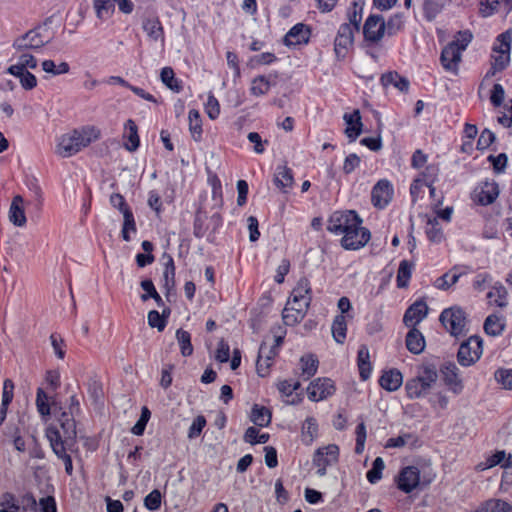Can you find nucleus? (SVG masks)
<instances>
[{
	"instance_id": "24",
	"label": "nucleus",
	"mask_w": 512,
	"mask_h": 512,
	"mask_svg": "<svg viewBox=\"0 0 512 512\" xmlns=\"http://www.w3.org/2000/svg\"><path fill=\"white\" fill-rule=\"evenodd\" d=\"M274 184L284 193L288 192L294 184L292 169L287 167V165L277 166L274 174Z\"/></svg>"
},
{
	"instance_id": "55",
	"label": "nucleus",
	"mask_w": 512,
	"mask_h": 512,
	"mask_svg": "<svg viewBox=\"0 0 512 512\" xmlns=\"http://www.w3.org/2000/svg\"><path fill=\"white\" fill-rule=\"evenodd\" d=\"M35 406H37L38 414L43 417H46L51 414V406H49V397L46 392L38 388L37 396H35Z\"/></svg>"
},
{
	"instance_id": "7",
	"label": "nucleus",
	"mask_w": 512,
	"mask_h": 512,
	"mask_svg": "<svg viewBox=\"0 0 512 512\" xmlns=\"http://www.w3.org/2000/svg\"><path fill=\"white\" fill-rule=\"evenodd\" d=\"M425 187L429 188L430 196L433 199V209L436 215H438V217H440L442 220L448 221V207L440 208V206L443 203L444 197L442 194H440V196L437 197L436 189L435 187L432 186L431 183H427L422 179H416L413 181V183L410 186V194L413 203H415L419 197L423 196V194L425 193Z\"/></svg>"
},
{
	"instance_id": "5",
	"label": "nucleus",
	"mask_w": 512,
	"mask_h": 512,
	"mask_svg": "<svg viewBox=\"0 0 512 512\" xmlns=\"http://www.w3.org/2000/svg\"><path fill=\"white\" fill-rule=\"evenodd\" d=\"M338 462L339 446L335 443L320 446L313 452L312 464L316 469V475L320 477L327 475V469L337 465Z\"/></svg>"
},
{
	"instance_id": "45",
	"label": "nucleus",
	"mask_w": 512,
	"mask_h": 512,
	"mask_svg": "<svg viewBox=\"0 0 512 512\" xmlns=\"http://www.w3.org/2000/svg\"><path fill=\"white\" fill-rule=\"evenodd\" d=\"M0 512H19L22 504L12 493L5 492L0 497Z\"/></svg>"
},
{
	"instance_id": "12",
	"label": "nucleus",
	"mask_w": 512,
	"mask_h": 512,
	"mask_svg": "<svg viewBox=\"0 0 512 512\" xmlns=\"http://www.w3.org/2000/svg\"><path fill=\"white\" fill-rule=\"evenodd\" d=\"M396 485L399 491L410 494L419 488L420 485V472L419 468L415 466H406L399 471L396 477Z\"/></svg>"
},
{
	"instance_id": "56",
	"label": "nucleus",
	"mask_w": 512,
	"mask_h": 512,
	"mask_svg": "<svg viewBox=\"0 0 512 512\" xmlns=\"http://www.w3.org/2000/svg\"><path fill=\"white\" fill-rule=\"evenodd\" d=\"M150 419V411L146 406L142 407V411H140V418H138L137 422H135L134 426L131 428V433L134 436H142L144 434V430H146V425Z\"/></svg>"
},
{
	"instance_id": "9",
	"label": "nucleus",
	"mask_w": 512,
	"mask_h": 512,
	"mask_svg": "<svg viewBox=\"0 0 512 512\" xmlns=\"http://www.w3.org/2000/svg\"><path fill=\"white\" fill-rule=\"evenodd\" d=\"M335 384L328 377H318L307 386V397L312 402H320L335 394Z\"/></svg>"
},
{
	"instance_id": "37",
	"label": "nucleus",
	"mask_w": 512,
	"mask_h": 512,
	"mask_svg": "<svg viewBox=\"0 0 512 512\" xmlns=\"http://www.w3.org/2000/svg\"><path fill=\"white\" fill-rule=\"evenodd\" d=\"M476 512H512V506L500 499H489L480 504Z\"/></svg>"
},
{
	"instance_id": "30",
	"label": "nucleus",
	"mask_w": 512,
	"mask_h": 512,
	"mask_svg": "<svg viewBox=\"0 0 512 512\" xmlns=\"http://www.w3.org/2000/svg\"><path fill=\"white\" fill-rule=\"evenodd\" d=\"M9 219L10 221L19 227H22L26 224V216L23 208V198L20 195H16L9 209Z\"/></svg>"
},
{
	"instance_id": "53",
	"label": "nucleus",
	"mask_w": 512,
	"mask_h": 512,
	"mask_svg": "<svg viewBox=\"0 0 512 512\" xmlns=\"http://www.w3.org/2000/svg\"><path fill=\"white\" fill-rule=\"evenodd\" d=\"M385 469V462L381 457H376L374 461H372L371 469L366 472V480H368L371 484H376L381 479V474Z\"/></svg>"
},
{
	"instance_id": "51",
	"label": "nucleus",
	"mask_w": 512,
	"mask_h": 512,
	"mask_svg": "<svg viewBox=\"0 0 512 512\" xmlns=\"http://www.w3.org/2000/svg\"><path fill=\"white\" fill-rule=\"evenodd\" d=\"M188 119L191 135L195 141H199L202 136V121L199 112L195 109L190 110Z\"/></svg>"
},
{
	"instance_id": "31",
	"label": "nucleus",
	"mask_w": 512,
	"mask_h": 512,
	"mask_svg": "<svg viewBox=\"0 0 512 512\" xmlns=\"http://www.w3.org/2000/svg\"><path fill=\"white\" fill-rule=\"evenodd\" d=\"M249 418H251V422L254 423V425L265 428L271 423V411L264 406L254 404Z\"/></svg>"
},
{
	"instance_id": "64",
	"label": "nucleus",
	"mask_w": 512,
	"mask_h": 512,
	"mask_svg": "<svg viewBox=\"0 0 512 512\" xmlns=\"http://www.w3.org/2000/svg\"><path fill=\"white\" fill-rule=\"evenodd\" d=\"M206 425L207 420H205L204 416H196V418L193 419L192 425H190V428H188V439H195L199 437V435L202 433L203 428H205Z\"/></svg>"
},
{
	"instance_id": "18",
	"label": "nucleus",
	"mask_w": 512,
	"mask_h": 512,
	"mask_svg": "<svg viewBox=\"0 0 512 512\" xmlns=\"http://www.w3.org/2000/svg\"><path fill=\"white\" fill-rule=\"evenodd\" d=\"M377 383H379L380 388L384 389V391H398L403 384L402 372L397 368H385L380 373Z\"/></svg>"
},
{
	"instance_id": "52",
	"label": "nucleus",
	"mask_w": 512,
	"mask_h": 512,
	"mask_svg": "<svg viewBox=\"0 0 512 512\" xmlns=\"http://www.w3.org/2000/svg\"><path fill=\"white\" fill-rule=\"evenodd\" d=\"M357 356L358 376H360L362 382H366L372 374V363H370L369 354H357Z\"/></svg>"
},
{
	"instance_id": "46",
	"label": "nucleus",
	"mask_w": 512,
	"mask_h": 512,
	"mask_svg": "<svg viewBox=\"0 0 512 512\" xmlns=\"http://www.w3.org/2000/svg\"><path fill=\"white\" fill-rule=\"evenodd\" d=\"M169 314V308L164 309L162 314L156 310L149 311L147 316L149 326L152 328H157L158 331H163L167 324L166 317H168Z\"/></svg>"
},
{
	"instance_id": "38",
	"label": "nucleus",
	"mask_w": 512,
	"mask_h": 512,
	"mask_svg": "<svg viewBox=\"0 0 512 512\" xmlns=\"http://www.w3.org/2000/svg\"><path fill=\"white\" fill-rule=\"evenodd\" d=\"M278 354H257L256 370L257 375L264 378L271 373V367L275 363Z\"/></svg>"
},
{
	"instance_id": "17",
	"label": "nucleus",
	"mask_w": 512,
	"mask_h": 512,
	"mask_svg": "<svg viewBox=\"0 0 512 512\" xmlns=\"http://www.w3.org/2000/svg\"><path fill=\"white\" fill-rule=\"evenodd\" d=\"M428 314V306L423 299H418L412 303L405 311L403 323L407 327L415 328Z\"/></svg>"
},
{
	"instance_id": "19",
	"label": "nucleus",
	"mask_w": 512,
	"mask_h": 512,
	"mask_svg": "<svg viewBox=\"0 0 512 512\" xmlns=\"http://www.w3.org/2000/svg\"><path fill=\"white\" fill-rule=\"evenodd\" d=\"M315 356L316 354H302L298 367L294 368V376L301 381H307L316 375L319 361Z\"/></svg>"
},
{
	"instance_id": "42",
	"label": "nucleus",
	"mask_w": 512,
	"mask_h": 512,
	"mask_svg": "<svg viewBox=\"0 0 512 512\" xmlns=\"http://www.w3.org/2000/svg\"><path fill=\"white\" fill-rule=\"evenodd\" d=\"M37 67V60L36 58L27 53H23L19 56L18 62L14 65H11L8 69V73H19V71H24L30 69H35Z\"/></svg>"
},
{
	"instance_id": "21",
	"label": "nucleus",
	"mask_w": 512,
	"mask_h": 512,
	"mask_svg": "<svg viewBox=\"0 0 512 512\" xmlns=\"http://www.w3.org/2000/svg\"><path fill=\"white\" fill-rule=\"evenodd\" d=\"M496 465H500V467L504 469H508L511 467V456L507 455L505 450H497L490 456L486 457V459L482 462L477 463L476 471L484 472Z\"/></svg>"
},
{
	"instance_id": "27",
	"label": "nucleus",
	"mask_w": 512,
	"mask_h": 512,
	"mask_svg": "<svg viewBox=\"0 0 512 512\" xmlns=\"http://www.w3.org/2000/svg\"><path fill=\"white\" fill-rule=\"evenodd\" d=\"M142 26L150 40L164 43V29L158 17L145 19Z\"/></svg>"
},
{
	"instance_id": "23",
	"label": "nucleus",
	"mask_w": 512,
	"mask_h": 512,
	"mask_svg": "<svg viewBox=\"0 0 512 512\" xmlns=\"http://www.w3.org/2000/svg\"><path fill=\"white\" fill-rule=\"evenodd\" d=\"M343 119L347 127L345 134L350 141H355L362 132V122L359 110H354L352 113H345Z\"/></svg>"
},
{
	"instance_id": "4",
	"label": "nucleus",
	"mask_w": 512,
	"mask_h": 512,
	"mask_svg": "<svg viewBox=\"0 0 512 512\" xmlns=\"http://www.w3.org/2000/svg\"><path fill=\"white\" fill-rule=\"evenodd\" d=\"M46 439L50 442L51 449H53V453L56 455L57 459L64 462L65 473L71 476L72 459L68 454V450L71 449L75 441H64L61 438L60 430L54 425H50V427L46 428Z\"/></svg>"
},
{
	"instance_id": "15",
	"label": "nucleus",
	"mask_w": 512,
	"mask_h": 512,
	"mask_svg": "<svg viewBox=\"0 0 512 512\" xmlns=\"http://www.w3.org/2000/svg\"><path fill=\"white\" fill-rule=\"evenodd\" d=\"M392 196L393 187L386 179L379 180L371 191L372 204L379 209L385 208L392 200Z\"/></svg>"
},
{
	"instance_id": "20",
	"label": "nucleus",
	"mask_w": 512,
	"mask_h": 512,
	"mask_svg": "<svg viewBox=\"0 0 512 512\" xmlns=\"http://www.w3.org/2000/svg\"><path fill=\"white\" fill-rule=\"evenodd\" d=\"M498 195L499 187L494 181H485L475 190V200L483 206L492 204Z\"/></svg>"
},
{
	"instance_id": "26",
	"label": "nucleus",
	"mask_w": 512,
	"mask_h": 512,
	"mask_svg": "<svg viewBox=\"0 0 512 512\" xmlns=\"http://www.w3.org/2000/svg\"><path fill=\"white\" fill-rule=\"evenodd\" d=\"M466 324L465 312L459 307H450V334L457 338L465 331Z\"/></svg>"
},
{
	"instance_id": "35",
	"label": "nucleus",
	"mask_w": 512,
	"mask_h": 512,
	"mask_svg": "<svg viewBox=\"0 0 512 512\" xmlns=\"http://www.w3.org/2000/svg\"><path fill=\"white\" fill-rule=\"evenodd\" d=\"M505 328V319L502 316L491 314L484 322V330L488 335H500Z\"/></svg>"
},
{
	"instance_id": "50",
	"label": "nucleus",
	"mask_w": 512,
	"mask_h": 512,
	"mask_svg": "<svg viewBox=\"0 0 512 512\" xmlns=\"http://www.w3.org/2000/svg\"><path fill=\"white\" fill-rule=\"evenodd\" d=\"M161 81L169 89L174 92H180L182 90L181 82L175 78V73L171 67H164L160 74Z\"/></svg>"
},
{
	"instance_id": "36",
	"label": "nucleus",
	"mask_w": 512,
	"mask_h": 512,
	"mask_svg": "<svg viewBox=\"0 0 512 512\" xmlns=\"http://www.w3.org/2000/svg\"><path fill=\"white\" fill-rule=\"evenodd\" d=\"M507 289L502 283L497 282L492 289L487 293V298L491 300L496 306L504 308L507 306Z\"/></svg>"
},
{
	"instance_id": "22",
	"label": "nucleus",
	"mask_w": 512,
	"mask_h": 512,
	"mask_svg": "<svg viewBox=\"0 0 512 512\" xmlns=\"http://www.w3.org/2000/svg\"><path fill=\"white\" fill-rule=\"evenodd\" d=\"M310 30L302 23L294 25L285 35L284 44L286 46H297L306 44L309 41Z\"/></svg>"
},
{
	"instance_id": "28",
	"label": "nucleus",
	"mask_w": 512,
	"mask_h": 512,
	"mask_svg": "<svg viewBox=\"0 0 512 512\" xmlns=\"http://www.w3.org/2000/svg\"><path fill=\"white\" fill-rule=\"evenodd\" d=\"M380 82L383 87L392 85L401 92H407L410 86L409 80L398 74L396 71H390L383 74L380 78Z\"/></svg>"
},
{
	"instance_id": "14",
	"label": "nucleus",
	"mask_w": 512,
	"mask_h": 512,
	"mask_svg": "<svg viewBox=\"0 0 512 512\" xmlns=\"http://www.w3.org/2000/svg\"><path fill=\"white\" fill-rule=\"evenodd\" d=\"M366 42L378 43L385 35V20L381 15H370L363 26Z\"/></svg>"
},
{
	"instance_id": "6",
	"label": "nucleus",
	"mask_w": 512,
	"mask_h": 512,
	"mask_svg": "<svg viewBox=\"0 0 512 512\" xmlns=\"http://www.w3.org/2000/svg\"><path fill=\"white\" fill-rule=\"evenodd\" d=\"M362 224V219L353 211H336L334 212L327 224V230L336 235H345L351 227Z\"/></svg>"
},
{
	"instance_id": "43",
	"label": "nucleus",
	"mask_w": 512,
	"mask_h": 512,
	"mask_svg": "<svg viewBox=\"0 0 512 512\" xmlns=\"http://www.w3.org/2000/svg\"><path fill=\"white\" fill-rule=\"evenodd\" d=\"M116 0H93L96 16L100 20L108 19L114 12Z\"/></svg>"
},
{
	"instance_id": "29",
	"label": "nucleus",
	"mask_w": 512,
	"mask_h": 512,
	"mask_svg": "<svg viewBox=\"0 0 512 512\" xmlns=\"http://www.w3.org/2000/svg\"><path fill=\"white\" fill-rule=\"evenodd\" d=\"M286 334V330L281 326L273 327L268 335L265 336L259 352L263 349H266L267 346L270 347V352H273L275 349L279 348L282 344L284 337Z\"/></svg>"
},
{
	"instance_id": "32",
	"label": "nucleus",
	"mask_w": 512,
	"mask_h": 512,
	"mask_svg": "<svg viewBox=\"0 0 512 512\" xmlns=\"http://www.w3.org/2000/svg\"><path fill=\"white\" fill-rule=\"evenodd\" d=\"M319 428L317 427L316 418L313 416H307L305 418L304 423H302L301 427V437L302 443L305 445H311L317 437V431Z\"/></svg>"
},
{
	"instance_id": "34",
	"label": "nucleus",
	"mask_w": 512,
	"mask_h": 512,
	"mask_svg": "<svg viewBox=\"0 0 512 512\" xmlns=\"http://www.w3.org/2000/svg\"><path fill=\"white\" fill-rule=\"evenodd\" d=\"M413 268V262H410L408 260H402L400 262L396 277V284L398 288L408 287L410 278L412 276Z\"/></svg>"
},
{
	"instance_id": "44",
	"label": "nucleus",
	"mask_w": 512,
	"mask_h": 512,
	"mask_svg": "<svg viewBox=\"0 0 512 512\" xmlns=\"http://www.w3.org/2000/svg\"><path fill=\"white\" fill-rule=\"evenodd\" d=\"M446 0H425L423 3L424 16L427 20H434L444 9Z\"/></svg>"
},
{
	"instance_id": "61",
	"label": "nucleus",
	"mask_w": 512,
	"mask_h": 512,
	"mask_svg": "<svg viewBox=\"0 0 512 512\" xmlns=\"http://www.w3.org/2000/svg\"><path fill=\"white\" fill-rule=\"evenodd\" d=\"M11 75L19 78L20 84L25 90H32L37 86V79L34 74L28 70L19 71V73H10Z\"/></svg>"
},
{
	"instance_id": "13",
	"label": "nucleus",
	"mask_w": 512,
	"mask_h": 512,
	"mask_svg": "<svg viewBox=\"0 0 512 512\" xmlns=\"http://www.w3.org/2000/svg\"><path fill=\"white\" fill-rule=\"evenodd\" d=\"M354 41V30L351 24H341L334 41V51L337 59L346 57Z\"/></svg>"
},
{
	"instance_id": "41",
	"label": "nucleus",
	"mask_w": 512,
	"mask_h": 512,
	"mask_svg": "<svg viewBox=\"0 0 512 512\" xmlns=\"http://www.w3.org/2000/svg\"><path fill=\"white\" fill-rule=\"evenodd\" d=\"M454 345H458L457 352H481L483 349V340L480 336H470L468 339L458 342L455 340Z\"/></svg>"
},
{
	"instance_id": "58",
	"label": "nucleus",
	"mask_w": 512,
	"mask_h": 512,
	"mask_svg": "<svg viewBox=\"0 0 512 512\" xmlns=\"http://www.w3.org/2000/svg\"><path fill=\"white\" fill-rule=\"evenodd\" d=\"M364 444H366V424L362 421L355 426V455L363 454Z\"/></svg>"
},
{
	"instance_id": "60",
	"label": "nucleus",
	"mask_w": 512,
	"mask_h": 512,
	"mask_svg": "<svg viewBox=\"0 0 512 512\" xmlns=\"http://www.w3.org/2000/svg\"><path fill=\"white\" fill-rule=\"evenodd\" d=\"M123 218L122 238L125 241H130L129 232H136V223L132 210H126Z\"/></svg>"
},
{
	"instance_id": "3",
	"label": "nucleus",
	"mask_w": 512,
	"mask_h": 512,
	"mask_svg": "<svg viewBox=\"0 0 512 512\" xmlns=\"http://www.w3.org/2000/svg\"><path fill=\"white\" fill-rule=\"evenodd\" d=\"M62 412L57 418V423L60 426V435L64 441H75L77 432L75 431V417L80 414V403L79 399L75 395H71L68 399L67 407L60 408Z\"/></svg>"
},
{
	"instance_id": "16",
	"label": "nucleus",
	"mask_w": 512,
	"mask_h": 512,
	"mask_svg": "<svg viewBox=\"0 0 512 512\" xmlns=\"http://www.w3.org/2000/svg\"><path fill=\"white\" fill-rule=\"evenodd\" d=\"M45 42L36 29H31L13 41V48L17 51L37 50L43 47Z\"/></svg>"
},
{
	"instance_id": "39",
	"label": "nucleus",
	"mask_w": 512,
	"mask_h": 512,
	"mask_svg": "<svg viewBox=\"0 0 512 512\" xmlns=\"http://www.w3.org/2000/svg\"><path fill=\"white\" fill-rule=\"evenodd\" d=\"M493 378L497 385H499L500 389L512 391V368H497L494 370Z\"/></svg>"
},
{
	"instance_id": "47",
	"label": "nucleus",
	"mask_w": 512,
	"mask_h": 512,
	"mask_svg": "<svg viewBox=\"0 0 512 512\" xmlns=\"http://www.w3.org/2000/svg\"><path fill=\"white\" fill-rule=\"evenodd\" d=\"M331 330L335 341L338 343H343L347 332V322L344 315H338L335 317Z\"/></svg>"
},
{
	"instance_id": "49",
	"label": "nucleus",
	"mask_w": 512,
	"mask_h": 512,
	"mask_svg": "<svg viewBox=\"0 0 512 512\" xmlns=\"http://www.w3.org/2000/svg\"><path fill=\"white\" fill-rule=\"evenodd\" d=\"M404 15L402 13H395L387 22H385V35L391 37L396 35L404 28Z\"/></svg>"
},
{
	"instance_id": "25",
	"label": "nucleus",
	"mask_w": 512,
	"mask_h": 512,
	"mask_svg": "<svg viewBox=\"0 0 512 512\" xmlns=\"http://www.w3.org/2000/svg\"><path fill=\"white\" fill-rule=\"evenodd\" d=\"M123 139L125 140L124 146L128 151L134 152L138 149L140 145L138 128L132 119H128L125 123Z\"/></svg>"
},
{
	"instance_id": "1",
	"label": "nucleus",
	"mask_w": 512,
	"mask_h": 512,
	"mask_svg": "<svg viewBox=\"0 0 512 512\" xmlns=\"http://www.w3.org/2000/svg\"><path fill=\"white\" fill-rule=\"evenodd\" d=\"M99 136L100 131L92 126L84 127L81 130H73L59 138L56 153L63 158L71 157L97 140Z\"/></svg>"
},
{
	"instance_id": "48",
	"label": "nucleus",
	"mask_w": 512,
	"mask_h": 512,
	"mask_svg": "<svg viewBox=\"0 0 512 512\" xmlns=\"http://www.w3.org/2000/svg\"><path fill=\"white\" fill-rule=\"evenodd\" d=\"M271 87V81L268 77L260 75L251 82L250 92L254 96H262L268 93Z\"/></svg>"
},
{
	"instance_id": "10",
	"label": "nucleus",
	"mask_w": 512,
	"mask_h": 512,
	"mask_svg": "<svg viewBox=\"0 0 512 512\" xmlns=\"http://www.w3.org/2000/svg\"><path fill=\"white\" fill-rule=\"evenodd\" d=\"M277 391H279L280 399L288 405H299L302 402V391L300 390V381L291 379H282L276 383Z\"/></svg>"
},
{
	"instance_id": "2",
	"label": "nucleus",
	"mask_w": 512,
	"mask_h": 512,
	"mask_svg": "<svg viewBox=\"0 0 512 512\" xmlns=\"http://www.w3.org/2000/svg\"><path fill=\"white\" fill-rule=\"evenodd\" d=\"M437 381V371L433 365L424 364L418 374L405 381V396L408 399H419L427 396Z\"/></svg>"
},
{
	"instance_id": "57",
	"label": "nucleus",
	"mask_w": 512,
	"mask_h": 512,
	"mask_svg": "<svg viewBox=\"0 0 512 512\" xmlns=\"http://www.w3.org/2000/svg\"><path fill=\"white\" fill-rule=\"evenodd\" d=\"M362 11H363V5L359 4L358 2H353L352 7L348 11L349 22L347 24H351V27H353L354 31H359V29H360V23L362 20Z\"/></svg>"
},
{
	"instance_id": "54",
	"label": "nucleus",
	"mask_w": 512,
	"mask_h": 512,
	"mask_svg": "<svg viewBox=\"0 0 512 512\" xmlns=\"http://www.w3.org/2000/svg\"><path fill=\"white\" fill-rule=\"evenodd\" d=\"M439 219L441 218L439 217ZM426 234L428 239L432 242H440L444 239L443 231L439 226L438 215L435 218L428 220Z\"/></svg>"
},
{
	"instance_id": "62",
	"label": "nucleus",
	"mask_w": 512,
	"mask_h": 512,
	"mask_svg": "<svg viewBox=\"0 0 512 512\" xmlns=\"http://www.w3.org/2000/svg\"><path fill=\"white\" fill-rule=\"evenodd\" d=\"M42 68L47 73L61 75L68 73L70 66L67 62H61L59 65H56L52 60H44L42 62Z\"/></svg>"
},
{
	"instance_id": "8",
	"label": "nucleus",
	"mask_w": 512,
	"mask_h": 512,
	"mask_svg": "<svg viewBox=\"0 0 512 512\" xmlns=\"http://www.w3.org/2000/svg\"><path fill=\"white\" fill-rule=\"evenodd\" d=\"M473 39V34L470 30L458 31L452 41H450V72L458 75V65L462 61V53L467 49L468 45Z\"/></svg>"
},
{
	"instance_id": "33",
	"label": "nucleus",
	"mask_w": 512,
	"mask_h": 512,
	"mask_svg": "<svg viewBox=\"0 0 512 512\" xmlns=\"http://www.w3.org/2000/svg\"><path fill=\"white\" fill-rule=\"evenodd\" d=\"M406 347L409 352H423L425 339L423 334L416 328H411L406 335Z\"/></svg>"
},
{
	"instance_id": "63",
	"label": "nucleus",
	"mask_w": 512,
	"mask_h": 512,
	"mask_svg": "<svg viewBox=\"0 0 512 512\" xmlns=\"http://www.w3.org/2000/svg\"><path fill=\"white\" fill-rule=\"evenodd\" d=\"M145 508L151 512H155L161 507V493L159 490L154 489L145 496Z\"/></svg>"
},
{
	"instance_id": "59",
	"label": "nucleus",
	"mask_w": 512,
	"mask_h": 512,
	"mask_svg": "<svg viewBox=\"0 0 512 512\" xmlns=\"http://www.w3.org/2000/svg\"><path fill=\"white\" fill-rule=\"evenodd\" d=\"M307 313L301 312V310H292L284 307L282 312V319L287 326H294L301 322Z\"/></svg>"
},
{
	"instance_id": "40",
	"label": "nucleus",
	"mask_w": 512,
	"mask_h": 512,
	"mask_svg": "<svg viewBox=\"0 0 512 512\" xmlns=\"http://www.w3.org/2000/svg\"><path fill=\"white\" fill-rule=\"evenodd\" d=\"M290 297H294V300H312V289L309 280L305 277L300 278Z\"/></svg>"
},
{
	"instance_id": "11",
	"label": "nucleus",
	"mask_w": 512,
	"mask_h": 512,
	"mask_svg": "<svg viewBox=\"0 0 512 512\" xmlns=\"http://www.w3.org/2000/svg\"><path fill=\"white\" fill-rule=\"evenodd\" d=\"M371 234L367 228L361 224L351 227L348 232L342 237L341 244L347 250H357L364 247L370 240Z\"/></svg>"
}]
</instances>
